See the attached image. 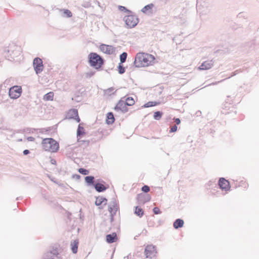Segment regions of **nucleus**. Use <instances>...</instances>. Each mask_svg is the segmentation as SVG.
Returning a JSON list of instances; mask_svg holds the SVG:
<instances>
[{
	"label": "nucleus",
	"instance_id": "nucleus-1",
	"mask_svg": "<svg viewBox=\"0 0 259 259\" xmlns=\"http://www.w3.org/2000/svg\"><path fill=\"white\" fill-rule=\"evenodd\" d=\"M21 49L20 47L16 46L14 44H10L8 46L3 49L2 55L6 59L10 61H17L16 58H19L20 59L21 55Z\"/></svg>",
	"mask_w": 259,
	"mask_h": 259
},
{
	"label": "nucleus",
	"instance_id": "nucleus-2",
	"mask_svg": "<svg viewBox=\"0 0 259 259\" xmlns=\"http://www.w3.org/2000/svg\"><path fill=\"white\" fill-rule=\"evenodd\" d=\"M154 60L155 57L153 55L140 52L136 55L134 65L137 68L148 66L152 65Z\"/></svg>",
	"mask_w": 259,
	"mask_h": 259
},
{
	"label": "nucleus",
	"instance_id": "nucleus-3",
	"mask_svg": "<svg viewBox=\"0 0 259 259\" xmlns=\"http://www.w3.org/2000/svg\"><path fill=\"white\" fill-rule=\"evenodd\" d=\"M61 248L59 244H56L49 247L42 255L43 259H62L61 254Z\"/></svg>",
	"mask_w": 259,
	"mask_h": 259
},
{
	"label": "nucleus",
	"instance_id": "nucleus-4",
	"mask_svg": "<svg viewBox=\"0 0 259 259\" xmlns=\"http://www.w3.org/2000/svg\"><path fill=\"white\" fill-rule=\"evenodd\" d=\"M104 59L97 53L91 52L88 55L90 65L96 70H99L104 64Z\"/></svg>",
	"mask_w": 259,
	"mask_h": 259
},
{
	"label": "nucleus",
	"instance_id": "nucleus-5",
	"mask_svg": "<svg viewBox=\"0 0 259 259\" xmlns=\"http://www.w3.org/2000/svg\"><path fill=\"white\" fill-rule=\"evenodd\" d=\"M41 145L44 150L52 153L57 152L59 149V143L52 138L44 139Z\"/></svg>",
	"mask_w": 259,
	"mask_h": 259
},
{
	"label": "nucleus",
	"instance_id": "nucleus-6",
	"mask_svg": "<svg viewBox=\"0 0 259 259\" xmlns=\"http://www.w3.org/2000/svg\"><path fill=\"white\" fill-rule=\"evenodd\" d=\"M123 20L128 28L135 27L139 22L138 16L133 13L128 14V15L125 16L123 18Z\"/></svg>",
	"mask_w": 259,
	"mask_h": 259
},
{
	"label": "nucleus",
	"instance_id": "nucleus-7",
	"mask_svg": "<svg viewBox=\"0 0 259 259\" xmlns=\"http://www.w3.org/2000/svg\"><path fill=\"white\" fill-rule=\"evenodd\" d=\"M94 188L98 192H103L109 187L108 184L101 179H97L94 185Z\"/></svg>",
	"mask_w": 259,
	"mask_h": 259
},
{
	"label": "nucleus",
	"instance_id": "nucleus-8",
	"mask_svg": "<svg viewBox=\"0 0 259 259\" xmlns=\"http://www.w3.org/2000/svg\"><path fill=\"white\" fill-rule=\"evenodd\" d=\"M22 94V88L19 85H14L9 89V96L10 98L16 99L18 98Z\"/></svg>",
	"mask_w": 259,
	"mask_h": 259
},
{
	"label": "nucleus",
	"instance_id": "nucleus-9",
	"mask_svg": "<svg viewBox=\"0 0 259 259\" xmlns=\"http://www.w3.org/2000/svg\"><path fill=\"white\" fill-rule=\"evenodd\" d=\"M144 253L147 258L155 257L157 254L156 247L153 245H148L145 248Z\"/></svg>",
	"mask_w": 259,
	"mask_h": 259
},
{
	"label": "nucleus",
	"instance_id": "nucleus-10",
	"mask_svg": "<svg viewBox=\"0 0 259 259\" xmlns=\"http://www.w3.org/2000/svg\"><path fill=\"white\" fill-rule=\"evenodd\" d=\"M33 66L36 74L40 73L44 68L42 60L38 57H36L33 59Z\"/></svg>",
	"mask_w": 259,
	"mask_h": 259
},
{
	"label": "nucleus",
	"instance_id": "nucleus-11",
	"mask_svg": "<svg viewBox=\"0 0 259 259\" xmlns=\"http://www.w3.org/2000/svg\"><path fill=\"white\" fill-rule=\"evenodd\" d=\"M218 185L221 190H225V191H230L231 188L229 181L224 178H220L219 179Z\"/></svg>",
	"mask_w": 259,
	"mask_h": 259
},
{
	"label": "nucleus",
	"instance_id": "nucleus-12",
	"mask_svg": "<svg viewBox=\"0 0 259 259\" xmlns=\"http://www.w3.org/2000/svg\"><path fill=\"white\" fill-rule=\"evenodd\" d=\"M100 50L107 55H112L115 52V48L112 46L101 44L100 46Z\"/></svg>",
	"mask_w": 259,
	"mask_h": 259
},
{
	"label": "nucleus",
	"instance_id": "nucleus-13",
	"mask_svg": "<svg viewBox=\"0 0 259 259\" xmlns=\"http://www.w3.org/2000/svg\"><path fill=\"white\" fill-rule=\"evenodd\" d=\"M151 196L149 194L140 193L137 195V199L140 204H145L151 200Z\"/></svg>",
	"mask_w": 259,
	"mask_h": 259
},
{
	"label": "nucleus",
	"instance_id": "nucleus-14",
	"mask_svg": "<svg viewBox=\"0 0 259 259\" xmlns=\"http://www.w3.org/2000/svg\"><path fill=\"white\" fill-rule=\"evenodd\" d=\"M114 109L116 111H120L122 113H126L128 111L126 105H125V102L122 100V99H120L117 102Z\"/></svg>",
	"mask_w": 259,
	"mask_h": 259
},
{
	"label": "nucleus",
	"instance_id": "nucleus-15",
	"mask_svg": "<svg viewBox=\"0 0 259 259\" xmlns=\"http://www.w3.org/2000/svg\"><path fill=\"white\" fill-rule=\"evenodd\" d=\"M213 63L214 62L212 60L204 61L198 67V69L200 70H208L213 66Z\"/></svg>",
	"mask_w": 259,
	"mask_h": 259
},
{
	"label": "nucleus",
	"instance_id": "nucleus-16",
	"mask_svg": "<svg viewBox=\"0 0 259 259\" xmlns=\"http://www.w3.org/2000/svg\"><path fill=\"white\" fill-rule=\"evenodd\" d=\"M106 241L108 243H112L115 242L117 240V236L115 232L109 234L106 236Z\"/></svg>",
	"mask_w": 259,
	"mask_h": 259
},
{
	"label": "nucleus",
	"instance_id": "nucleus-17",
	"mask_svg": "<svg viewBox=\"0 0 259 259\" xmlns=\"http://www.w3.org/2000/svg\"><path fill=\"white\" fill-rule=\"evenodd\" d=\"M107 199L102 196H98L96 198L95 205L98 206H101L103 203L104 205L107 204Z\"/></svg>",
	"mask_w": 259,
	"mask_h": 259
},
{
	"label": "nucleus",
	"instance_id": "nucleus-18",
	"mask_svg": "<svg viewBox=\"0 0 259 259\" xmlns=\"http://www.w3.org/2000/svg\"><path fill=\"white\" fill-rule=\"evenodd\" d=\"M184 224V221L181 219H176L174 223L173 226L175 229H178L183 227Z\"/></svg>",
	"mask_w": 259,
	"mask_h": 259
},
{
	"label": "nucleus",
	"instance_id": "nucleus-19",
	"mask_svg": "<svg viewBox=\"0 0 259 259\" xmlns=\"http://www.w3.org/2000/svg\"><path fill=\"white\" fill-rule=\"evenodd\" d=\"M85 182L88 186H93L94 187L95 183V177L93 176H88L84 178Z\"/></svg>",
	"mask_w": 259,
	"mask_h": 259
},
{
	"label": "nucleus",
	"instance_id": "nucleus-20",
	"mask_svg": "<svg viewBox=\"0 0 259 259\" xmlns=\"http://www.w3.org/2000/svg\"><path fill=\"white\" fill-rule=\"evenodd\" d=\"M115 121V118L112 112H110L107 114L106 122L107 124H112Z\"/></svg>",
	"mask_w": 259,
	"mask_h": 259
},
{
	"label": "nucleus",
	"instance_id": "nucleus-21",
	"mask_svg": "<svg viewBox=\"0 0 259 259\" xmlns=\"http://www.w3.org/2000/svg\"><path fill=\"white\" fill-rule=\"evenodd\" d=\"M82 123H79L78 125L76 135L77 137H81L82 136L85 135V130L84 127L81 125Z\"/></svg>",
	"mask_w": 259,
	"mask_h": 259
},
{
	"label": "nucleus",
	"instance_id": "nucleus-22",
	"mask_svg": "<svg viewBox=\"0 0 259 259\" xmlns=\"http://www.w3.org/2000/svg\"><path fill=\"white\" fill-rule=\"evenodd\" d=\"M78 114V111L76 109H70L68 112V116L69 119H74Z\"/></svg>",
	"mask_w": 259,
	"mask_h": 259
},
{
	"label": "nucleus",
	"instance_id": "nucleus-23",
	"mask_svg": "<svg viewBox=\"0 0 259 259\" xmlns=\"http://www.w3.org/2000/svg\"><path fill=\"white\" fill-rule=\"evenodd\" d=\"M78 241L74 240L71 242V250L73 253H76L78 250Z\"/></svg>",
	"mask_w": 259,
	"mask_h": 259
},
{
	"label": "nucleus",
	"instance_id": "nucleus-24",
	"mask_svg": "<svg viewBox=\"0 0 259 259\" xmlns=\"http://www.w3.org/2000/svg\"><path fill=\"white\" fill-rule=\"evenodd\" d=\"M134 212L137 216H138L140 218L142 217L144 213L143 209L138 206H136L135 207Z\"/></svg>",
	"mask_w": 259,
	"mask_h": 259
},
{
	"label": "nucleus",
	"instance_id": "nucleus-25",
	"mask_svg": "<svg viewBox=\"0 0 259 259\" xmlns=\"http://www.w3.org/2000/svg\"><path fill=\"white\" fill-rule=\"evenodd\" d=\"M54 94L53 92H50L46 94L43 97V99L45 101H53Z\"/></svg>",
	"mask_w": 259,
	"mask_h": 259
},
{
	"label": "nucleus",
	"instance_id": "nucleus-26",
	"mask_svg": "<svg viewBox=\"0 0 259 259\" xmlns=\"http://www.w3.org/2000/svg\"><path fill=\"white\" fill-rule=\"evenodd\" d=\"M114 90V88L113 87H111L107 89L104 90V95H108L109 96L112 95H114L116 91L113 92Z\"/></svg>",
	"mask_w": 259,
	"mask_h": 259
},
{
	"label": "nucleus",
	"instance_id": "nucleus-27",
	"mask_svg": "<svg viewBox=\"0 0 259 259\" xmlns=\"http://www.w3.org/2000/svg\"><path fill=\"white\" fill-rule=\"evenodd\" d=\"M204 7V5H202V3L200 1V0H197L196 4V9L198 12L200 14L203 13L205 12L204 10H202V8Z\"/></svg>",
	"mask_w": 259,
	"mask_h": 259
},
{
	"label": "nucleus",
	"instance_id": "nucleus-28",
	"mask_svg": "<svg viewBox=\"0 0 259 259\" xmlns=\"http://www.w3.org/2000/svg\"><path fill=\"white\" fill-rule=\"evenodd\" d=\"M232 104V103H231V102L229 103L227 101L225 102V103H224L223 105V111H222V112H223V114H227V113H229V112H226L225 110H229Z\"/></svg>",
	"mask_w": 259,
	"mask_h": 259
},
{
	"label": "nucleus",
	"instance_id": "nucleus-29",
	"mask_svg": "<svg viewBox=\"0 0 259 259\" xmlns=\"http://www.w3.org/2000/svg\"><path fill=\"white\" fill-rule=\"evenodd\" d=\"M108 211L110 212V222L112 223L114 221V217L116 214V212L117 211V208H116V210L113 211L112 207H109L108 208Z\"/></svg>",
	"mask_w": 259,
	"mask_h": 259
},
{
	"label": "nucleus",
	"instance_id": "nucleus-30",
	"mask_svg": "<svg viewBox=\"0 0 259 259\" xmlns=\"http://www.w3.org/2000/svg\"><path fill=\"white\" fill-rule=\"evenodd\" d=\"M111 203H112V205H108V208L109 207H112V208L113 209V211L116 210V208H117V210H118V209H119V207H118V205L117 204V201H116V199L115 198H112V201H111Z\"/></svg>",
	"mask_w": 259,
	"mask_h": 259
},
{
	"label": "nucleus",
	"instance_id": "nucleus-31",
	"mask_svg": "<svg viewBox=\"0 0 259 259\" xmlns=\"http://www.w3.org/2000/svg\"><path fill=\"white\" fill-rule=\"evenodd\" d=\"M153 7L154 5L153 4H149L144 6L143 8L142 9L141 11L143 13H146L148 12V11L151 10L153 8Z\"/></svg>",
	"mask_w": 259,
	"mask_h": 259
},
{
	"label": "nucleus",
	"instance_id": "nucleus-32",
	"mask_svg": "<svg viewBox=\"0 0 259 259\" xmlns=\"http://www.w3.org/2000/svg\"><path fill=\"white\" fill-rule=\"evenodd\" d=\"M159 104V102H153V101H149L148 102H147V103L145 104L144 105H143V107L144 108H148V107H153V106H156L157 105H158Z\"/></svg>",
	"mask_w": 259,
	"mask_h": 259
},
{
	"label": "nucleus",
	"instance_id": "nucleus-33",
	"mask_svg": "<svg viewBox=\"0 0 259 259\" xmlns=\"http://www.w3.org/2000/svg\"><path fill=\"white\" fill-rule=\"evenodd\" d=\"M122 64L123 63H119L117 66V70L120 74H122L125 72V68Z\"/></svg>",
	"mask_w": 259,
	"mask_h": 259
},
{
	"label": "nucleus",
	"instance_id": "nucleus-34",
	"mask_svg": "<svg viewBox=\"0 0 259 259\" xmlns=\"http://www.w3.org/2000/svg\"><path fill=\"white\" fill-rule=\"evenodd\" d=\"M125 103L126 106H130L135 104V101L133 98L128 97L125 99Z\"/></svg>",
	"mask_w": 259,
	"mask_h": 259
},
{
	"label": "nucleus",
	"instance_id": "nucleus-35",
	"mask_svg": "<svg viewBox=\"0 0 259 259\" xmlns=\"http://www.w3.org/2000/svg\"><path fill=\"white\" fill-rule=\"evenodd\" d=\"M127 54L126 52H123L119 56L120 63H123L126 61Z\"/></svg>",
	"mask_w": 259,
	"mask_h": 259
},
{
	"label": "nucleus",
	"instance_id": "nucleus-36",
	"mask_svg": "<svg viewBox=\"0 0 259 259\" xmlns=\"http://www.w3.org/2000/svg\"><path fill=\"white\" fill-rule=\"evenodd\" d=\"M163 113L162 111H157L154 112L153 118L155 120H159L162 116Z\"/></svg>",
	"mask_w": 259,
	"mask_h": 259
},
{
	"label": "nucleus",
	"instance_id": "nucleus-37",
	"mask_svg": "<svg viewBox=\"0 0 259 259\" xmlns=\"http://www.w3.org/2000/svg\"><path fill=\"white\" fill-rule=\"evenodd\" d=\"M118 9H119V10H120V11H123V12H125V13H128V14H132V13H133V12H132L131 10H130L127 9L125 7H124V6H118Z\"/></svg>",
	"mask_w": 259,
	"mask_h": 259
},
{
	"label": "nucleus",
	"instance_id": "nucleus-38",
	"mask_svg": "<svg viewBox=\"0 0 259 259\" xmlns=\"http://www.w3.org/2000/svg\"><path fill=\"white\" fill-rule=\"evenodd\" d=\"M78 171L80 174L83 175H87L89 174V170L84 168H79Z\"/></svg>",
	"mask_w": 259,
	"mask_h": 259
},
{
	"label": "nucleus",
	"instance_id": "nucleus-39",
	"mask_svg": "<svg viewBox=\"0 0 259 259\" xmlns=\"http://www.w3.org/2000/svg\"><path fill=\"white\" fill-rule=\"evenodd\" d=\"M150 187L148 185H144L141 188L142 191H143L144 194H147L150 191Z\"/></svg>",
	"mask_w": 259,
	"mask_h": 259
},
{
	"label": "nucleus",
	"instance_id": "nucleus-40",
	"mask_svg": "<svg viewBox=\"0 0 259 259\" xmlns=\"http://www.w3.org/2000/svg\"><path fill=\"white\" fill-rule=\"evenodd\" d=\"M64 11V14L66 16L67 18H70L72 17V14L71 12L68 10V9H65L63 10Z\"/></svg>",
	"mask_w": 259,
	"mask_h": 259
},
{
	"label": "nucleus",
	"instance_id": "nucleus-41",
	"mask_svg": "<svg viewBox=\"0 0 259 259\" xmlns=\"http://www.w3.org/2000/svg\"><path fill=\"white\" fill-rule=\"evenodd\" d=\"M153 212L155 214H160L161 213V211L158 207H154L153 208Z\"/></svg>",
	"mask_w": 259,
	"mask_h": 259
},
{
	"label": "nucleus",
	"instance_id": "nucleus-42",
	"mask_svg": "<svg viewBox=\"0 0 259 259\" xmlns=\"http://www.w3.org/2000/svg\"><path fill=\"white\" fill-rule=\"evenodd\" d=\"M178 127L177 125H174L170 127L169 133H174L177 131Z\"/></svg>",
	"mask_w": 259,
	"mask_h": 259
},
{
	"label": "nucleus",
	"instance_id": "nucleus-43",
	"mask_svg": "<svg viewBox=\"0 0 259 259\" xmlns=\"http://www.w3.org/2000/svg\"><path fill=\"white\" fill-rule=\"evenodd\" d=\"M11 81V78H8L5 80V81L3 83V85L5 88L6 87V85H9Z\"/></svg>",
	"mask_w": 259,
	"mask_h": 259
},
{
	"label": "nucleus",
	"instance_id": "nucleus-44",
	"mask_svg": "<svg viewBox=\"0 0 259 259\" xmlns=\"http://www.w3.org/2000/svg\"><path fill=\"white\" fill-rule=\"evenodd\" d=\"M80 178H81L80 176L78 174H74V175H72V178L73 179H75L76 180H80Z\"/></svg>",
	"mask_w": 259,
	"mask_h": 259
},
{
	"label": "nucleus",
	"instance_id": "nucleus-45",
	"mask_svg": "<svg viewBox=\"0 0 259 259\" xmlns=\"http://www.w3.org/2000/svg\"><path fill=\"white\" fill-rule=\"evenodd\" d=\"M39 130L40 131V133H43L45 132H46L51 131V127H48L47 128H40Z\"/></svg>",
	"mask_w": 259,
	"mask_h": 259
},
{
	"label": "nucleus",
	"instance_id": "nucleus-46",
	"mask_svg": "<svg viewBox=\"0 0 259 259\" xmlns=\"http://www.w3.org/2000/svg\"><path fill=\"white\" fill-rule=\"evenodd\" d=\"M36 129L35 128H27L26 129H25L24 130V132H27V133H30L31 131L32 132V133L33 132V131H35Z\"/></svg>",
	"mask_w": 259,
	"mask_h": 259
},
{
	"label": "nucleus",
	"instance_id": "nucleus-47",
	"mask_svg": "<svg viewBox=\"0 0 259 259\" xmlns=\"http://www.w3.org/2000/svg\"><path fill=\"white\" fill-rule=\"evenodd\" d=\"M174 120L176 122V124L178 125L181 123V120L179 118H174Z\"/></svg>",
	"mask_w": 259,
	"mask_h": 259
},
{
	"label": "nucleus",
	"instance_id": "nucleus-48",
	"mask_svg": "<svg viewBox=\"0 0 259 259\" xmlns=\"http://www.w3.org/2000/svg\"><path fill=\"white\" fill-rule=\"evenodd\" d=\"M95 72L94 71H90L87 73L88 76L91 77L95 74Z\"/></svg>",
	"mask_w": 259,
	"mask_h": 259
},
{
	"label": "nucleus",
	"instance_id": "nucleus-49",
	"mask_svg": "<svg viewBox=\"0 0 259 259\" xmlns=\"http://www.w3.org/2000/svg\"><path fill=\"white\" fill-rule=\"evenodd\" d=\"M30 153V151L28 149H25L23 151V154L24 155H27Z\"/></svg>",
	"mask_w": 259,
	"mask_h": 259
},
{
	"label": "nucleus",
	"instance_id": "nucleus-50",
	"mask_svg": "<svg viewBox=\"0 0 259 259\" xmlns=\"http://www.w3.org/2000/svg\"><path fill=\"white\" fill-rule=\"evenodd\" d=\"M238 72H239V71H238V70H236V71H235L234 72H232L231 76H230L228 77V78H230L231 77H232V76H234L236 75V74H238Z\"/></svg>",
	"mask_w": 259,
	"mask_h": 259
},
{
	"label": "nucleus",
	"instance_id": "nucleus-51",
	"mask_svg": "<svg viewBox=\"0 0 259 259\" xmlns=\"http://www.w3.org/2000/svg\"><path fill=\"white\" fill-rule=\"evenodd\" d=\"M27 140L28 141L32 142V141H34L35 140V138L34 137H27Z\"/></svg>",
	"mask_w": 259,
	"mask_h": 259
},
{
	"label": "nucleus",
	"instance_id": "nucleus-52",
	"mask_svg": "<svg viewBox=\"0 0 259 259\" xmlns=\"http://www.w3.org/2000/svg\"><path fill=\"white\" fill-rule=\"evenodd\" d=\"M73 119H74L77 122H79L80 121V118L79 117L78 114Z\"/></svg>",
	"mask_w": 259,
	"mask_h": 259
},
{
	"label": "nucleus",
	"instance_id": "nucleus-53",
	"mask_svg": "<svg viewBox=\"0 0 259 259\" xmlns=\"http://www.w3.org/2000/svg\"><path fill=\"white\" fill-rule=\"evenodd\" d=\"M51 164H52L53 165H56V164H57L56 160L55 159H51Z\"/></svg>",
	"mask_w": 259,
	"mask_h": 259
},
{
	"label": "nucleus",
	"instance_id": "nucleus-54",
	"mask_svg": "<svg viewBox=\"0 0 259 259\" xmlns=\"http://www.w3.org/2000/svg\"><path fill=\"white\" fill-rule=\"evenodd\" d=\"M81 142L84 143L86 144V145H89V143H90V141L88 140V141L83 140V141H81Z\"/></svg>",
	"mask_w": 259,
	"mask_h": 259
},
{
	"label": "nucleus",
	"instance_id": "nucleus-55",
	"mask_svg": "<svg viewBox=\"0 0 259 259\" xmlns=\"http://www.w3.org/2000/svg\"><path fill=\"white\" fill-rule=\"evenodd\" d=\"M131 258V254H129V255H128L127 256H124V257H123V259H130V258Z\"/></svg>",
	"mask_w": 259,
	"mask_h": 259
},
{
	"label": "nucleus",
	"instance_id": "nucleus-56",
	"mask_svg": "<svg viewBox=\"0 0 259 259\" xmlns=\"http://www.w3.org/2000/svg\"><path fill=\"white\" fill-rule=\"evenodd\" d=\"M201 111H197V112H196V115H197V116H198V115H199L200 114H201Z\"/></svg>",
	"mask_w": 259,
	"mask_h": 259
},
{
	"label": "nucleus",
	"instance_id": "nucleus-57",
	"mask_svg": "<svg viewBox=\"0 0 259 259\" xmlns=\"http://www.w3.org/2000/svg\"><path fill=\"white\" fill-rule=\"evenodd\" d=\"M248 185L247 184H245V185L244 186V187L245 188H248Z\"/></svg>",
	"mask_w": 259,
	"mask_h": 259
},
{
	"label": "nucleus",
	"instance_id": "nucleus-58",
	"mask_svg": "<svg viewBox=\"0 0 259 259\" xmlns=\"http://www.w3.org/2000/svg\"><path fill=\"white\" fill-rule=\"evenodd\" d=\"M202 5H204V7L202 8H204L205 6V7H207V6H205V3L204 2H203V4Z\"/></svg>",
	"mask_w": 259,
	"mask_h": 259
},
{
	"label": "nucleus",
	"instance_id": "nucleus-59",
	"mask_svg": "<svg viewBox=\"0 0 259 259\" xmlns=\"http://www.w3.org/2000/svg\"><path fill=\"white\" fill-rule=\"evenodd\" d=\"M51 180L52 181L54 182V183H57V182H56V181H55L54 180V179H51Z\"/></svg>",
	"mask_w": 259,
	"mask_h": 259
},
{
	"label": "nucleus",
	"instance_id": "nucleus-60",
	"mask_svg": "<svg viewBox=\"0 0 259 259\" xmlns=\"http://www.w3.org/2000/svg\"><path fill=\"white\" fill-rule=\"evenodd\" d=\"M103 208V206H101V207H99V208H101V209H102Z\"/></svg>",
	"mask_w": 259,
	"mask_h": 259
},
{
	"label": "nucleus",
	"instance_id": "nucleus-61",
	"mask_svg": "<svg viewBox=\"0 0 259 259\" xmlns=\"http://www.w3.org/2000/svg\"><path fill=\"white\" fill-rule=\"evenodd\" d=\"M241 14V13H239V14H238V16H239V17H240V15Z\"/></svg>",
	"mask_w": 259,
	"mask_h": 259
},
{
	"label": "nucleus",
	"instance_id": "nucleus-62",
	"mask_svg": "<svg viewBox=\"0 0 259 259\" xmlns=\"http://www.w3.org/2000/svg\"><path fill=\"white\" fill-rule=\"evenodd\" d=\"M17 199V200H19V198L18 197V198H17V199Z\"/></svg>",
	"mask_w": 259,
	"mask_h": 259
}]
</instances>
